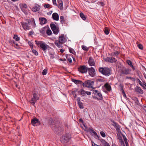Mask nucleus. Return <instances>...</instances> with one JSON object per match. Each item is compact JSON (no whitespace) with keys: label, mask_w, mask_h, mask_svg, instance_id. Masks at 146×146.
Listing matches in <instances>:
<instances>
[{"label":"nucleus","mask_w":146,"mask_h":146,"mask_svg":"<svg viewBox=\"0 0 146 146\" xmlns=\"http://www.w3.org/2000/svg\"><path fill=\"white\" fill-rule=\"evenodd\" d=\"M71 135L68 133L63 135L60 138L61 143L65 146H66L67 143L71 138Z\"/></svg>","instance_id":"f257e3e1"},{"label":"nucleus","mask_w":146,"mask_h":146,"mask_svg":"<svg viewBox=\"0 0 146 146\" xmlns=\"http://www.w3.org/2000/svg\"><path fill=\"white\" fill-rule=\"evenodd\" d=\"M100 72L106 76H109L111 74V70L108 67H100L98 69Z\"/></svg>","instance_id":"f03ea898"},{"label":"nucleus","mask_w":146,"mask_h":146,"mask_svg":"<svg viewBox=\"0 0 146 146\" xmlns=\"http://www.w3.org/2000/svg\"><path fill=\"white\" fill-rule=\"evenodd\" d=\"M51 127L53 129L54 132L58 135H60L63 133V129L59 125H55L54 127L51 126Z\"/></svg>","instance_id":"7ed1b4c3"},{"label":"nucleus","mask_w":146,"mask_h":146,"mask_svg":"<svg viewBox=\"0 0 146 146\" xmlns=\"http://www.w3.org/2000/svg\"><path fill=\"white\" fill-rule=\"evenodd\" d=\"M67 40L66 38H65L64 35L63 34H61L59 36L58 40H56L55 42V44L57 46H60L64 43Z\"/></svg>","instance_id":"20e7f679"},{"label":"nucleus","mask_w":146,"mask_h":146,"mask_svg":"<svg viewBox=\"0 0 146 146\" xmlns=\"http://www.w3.org/2000/svg\"><path fill=\"white\" fill-rule=\"evenodd\" d=\"M94 82L93 81L90 80H87L85 81L84 82L82 83V85L84 87H87L88 88H91L93 89H95V88L93 87L92 86L94 84Z\"/></svg>","instance_id":"39448f33"},{"label":"nucleus","mask_w":146,"mask_h":146,"mask_svg":"<svg viewBox=\"0 0 146 146\" xmlns=\"http://www.w3.org/2000/svg\"><path fill=\"white\" fill-rule=\"evenodd\" d=\"M121 74L127 75L130 74V70L129 68H127L124 67L120 68Z\"/></svg>","instance_id":"423d86ee"},{"label":"nucleus","mask_w":146,"mask_h":146,"mask_svg":"<svg viewBox=\"0 0 146 146\" xmlns=\"http://www.w3.org/2000/svg\"><path fill=\"white\" fill-rule=\"evenodd\" d=\"M27 23L22 22L21 24L23 28L25 30H29L31 29L30 26H29L30 21L29 20H27Z\"/></svg>","instance_id":"0eeeda50"},{"label":"nucleus","mask_w":146,"mask_h":146,"mask_svg":"<svg viewBox=\"0 0 146 146\" xmlns=\"http://www.w3.org/2000/svg\"><path fill=\"white\" fill-rule=\"evenodd\" d=\"M22 11L24 12L25 15H27L28 12L27 11V6L25 4H20L19 5Z\"/></svg>","instance_id":"6e6552de"},{"label":"nucleus","mask_w":146,"mask_h":146,"mask_svg":"<svg viewBox=\"0 0 146 146\" xmlns=\"http://www.w3.org/2000/svg\"><path fill=\"white\" fill-rule=\"evenodd\" d=\"M88 68L85 65L81 66L78 68L79 72L82 73H84L87 72L88 70Z\"/></svg>","instance_id":"1a4fd4ad"},{"label":"nucleus","mask_w":146,"mask_h":146,"mask_svg":"<svg viewBox=\"0 0 146 146\" xmlns=\"http://www.w3.org/2000/svg\"><path fill=\"white\" fill-rule=\"evenodd\" d=\"M33 97L31 100L30 103L33 105H34L37 100L39 99V98L37 96L36 94L34 93L33 94Z\"/></svg>","instance_id":"9d476101"},{"label":"nucleus","mask_w":146,"mask_h":146,"mask_svg":"<svg viewBox=\"0 0 146 146\" xmlns=\"http://www.w3.org/2000/svg\"><path fill=\"white\" fill-rule=\"evenodd\" d=\"M104 60L106 62L110 63L115 62L117 61V59L113 57H107L104 59Z\"/></svg>","instance_id":"9b49d317"},{"label":"nucleus","mask_w":146,"mask_h":146,"mask_svg":"<svg viewBox=\"0 0 146 146\" xmlns=\"http://www.w3.org/2000/svg\"><path fill=\"white\" fill-rule=\"evenodd\" d=\"M113 123L112 124V125L116 129V131L119 133H121V131L120 129V126L117 123L113 121H112Z\"/></svg>","instance_id":"f8f14e48"},{"label":"nucleus","mask_w":146,"mask_h":146,"mask_svg":"<svg viewBox=\"0 0 146 146\" xmlns=\"http://www.w3.org/2000/svg\"><path fill=\"white\" fill-rule=\"evenodd\" d=\"M89 75L92 77H93L95 74V71L93 67H91L88 68Z\"/></svg>","instance_id":"ddd939ff"},{"label":"nucleus","mask_w":146,"mask_h":146,"mask_svg":"<svg viewBox=\"0 0 146 146\" xmlns=\"http://www.w3.org/2000/svg\"><path fill=\"white\" fill-rule=\"evenodd\" d=\"M40 23L41 25L44 24L46 23L47 21L46 19L44 17H41L39 18Z\"/></svg>","instance_id":"4468645a"},{"label":"nucleus","mask_w":146,"mask_h":146,"mask_svg":"<svg viewBox=\"0 0 146 146\" xmlns=\"http://www.w3.org/2000/svg\"><path fill=\"white\" fill-rule=\"evenodd\" d=\"M88 63L89 65L91 66H94L95 65V63L94 60L91 56H90L89 58Z\"/></svg>","instance_id":"2eb2a0df"},{"label":"nucleus","mask_w":146,"mask_h":146,"mask_svg":"<svg viewBox=\"0 0 146 146\" xmlns=\"http://www.w3.org/2000/svg\"><path fill=\"white\" fill-rule=\"evenodd\" d=\"M40 9V6L38 4H36L32 9V10L33 11L36 12L39 11Z\"/></svg>","instance_id":"dca6fc26"},{"label":"nucleus","mask_w":146,"mask_h":146,"mask_svg":"<svg viewBox=\"0 0 146 146\" xmlns=\"http://www.w3.org/2000/svg\"><path fill=\"white\" fill-rule=\"evenodd\" d=\"M52 17L54 20L56 21H58L59 19V16L56 13H54L52 14Z\"/></svg>","instance_id":"f3484780"},{"label":"nucleus","mask_w":146,"mask_h":146,"mask_svg":"<svg viewBox=\"0 0 146 146\" xmlns=\"http://www.w3.org/2000/svg\"><path fill=\"white\" fill-rule=\"evenodd\" d=\"M35 42L37 46H48L47 44H46L44 42L41 41L36 40Z\"/></svg>","instance_id":"a211bd4d"},{"label":"nucleus","mask_w":146,"mask_h":146,"mask_svg":"<svg viewBox=\"0 0 146 146\" xmlns=\"http://www.w3.org/2000/svg\"><path fill=\"white\" fill-rule=\"evenodd\" d=\"M88 131H89V132L90 133L91 135H94L96 137L98 138H99V136L97 135V133L93 130L92 128H89L88 129Z\"/></svg>","instance_id":"6ab92c4d"},{"label":"nucleus","mask_w":146,"mask_h":146,"mask_svg":"<svg viewBox=\"0 0 146 146\" xmlns=\"http://www.w3.org/2000/svg\"><path fill=\"white\" fill-rule=\"evenodd\" d=\"M104 86L106 90L108 91H110L111 90V86L110 85L108 82H107L106 83Z\"/></svg>","instance_id":"aec40b11"},{"label":"nucleus","mask_w":146,"mask_h":146,"mask_svg":"<svg viewBox=\"0 0 146 146\" xmlns=\"http://www.w3.org/2000/svg\"><path fill=\"white\" fill-rule=\"evenodd\" d=\"M40 122L39 120L37 119L36 118H35L32 119L31 121V123L33 124L36 123H38Z\"/></svg>","instance_id":"412c9836"},{"label":"nucleus","mask_w":146,"mask_h":146,"mask_svg":"<svg viewBox=\"0 0 146 146\" xmlns=\"http://www.w3.org/2000/svg\"><path fill=\"white\" fill-rule=\"evenodd\" d=\"M72 80L75 84H82V81L81 80H78L74 79H72Z\"/></svg>","instance_id":"4be33fe9"},{"label":"nucleus","mask_w":146,"mask_h":146,"mask_svg":"<svg viewBox=\"0 0 146 146\" xmlns=\"http://www.w3.org/2000/svg\"><path fill=\"white\" fill-rule=\"evenodd\" d=\"M57 1L58 3L59 4L60 9L61 10H62L63 5V3L62 1V0H57Z\"/></svg>","instance_id":"5701e85b"},{"label":"nucleus","mask_w":146,"mask_h":146,"mask_svg":"<svg viewBox=\"0 0 146 146\" xmlns=\"http://www.w3.org/2000/svg\"><path fill=\"white\" fill-rule=\"evenodd\" d=\"M72 55L70 54H66V56L70 63H71L72 62V60L71 57Z\"/></svg>","instance_id":"b1692460"},{"label":"nucleus","mask_w":146,"mask_h":146,"mask_svg":"<svg viewBox=\"0 0 146 146\" xmlns=\"http://www.w3.org/2000/svg\"><path fill=\"white\" fill-rule=\"evenodd\" d=\"M136 90V91L137 92L141 94H143V91L141 89L140 87L137 86Z\"/></svg>","instance_id":"393cba45"},{"label":"nucleus","mask_w":146,"mask_h":146,"mask_svg":"<svg viewBox=\"0 0 146 146\" xmlns=\"http://www.w3.org/2000/svg\"><path fill=\"white\" fill-rule=\"evenodd\" d=\"M30 21V23H31L32 25L33 26L34 28L36 27V23L34 18H31Z\"/></svg>","instance_id":"a878e982"},{"label":"nucleus","mask_w":146,"mask_h":146,"mask_svg":"<svg viewBox=\"0 0 146 146\" xmlns=\"http://www.w3.org/2000/svg\"><path fill=\"white\" fill-rule=\"evenodd\" d=\"M50 26L52 30H54L55 29H56V28H58L55 24L52 23H50Z\"/></svg>","instance_id":"bb28decb"},{"label":"nucleus","mask_w":146,"mask_h":146,"mask_svg":"<svg viewBox=\"0 0 146 146\" xmlns=\"http://www.w3.org/2000/svg\"><path fill=\"white\" fill-rule=\"evenodd\" d=\"M32 52L36 56H37L38 54V53L37 51L33 48V46H30Z\"/></svg>","instance_id":"cd10ccee"},{"label":"nucleus","mask_w":146,"mask_h":146,"mask_svg":"<svg viewBox=\"0 0 146 146\" xmlns=\"http://www.w3.org/2000/svg\"><path fill=\"white\" fill-rule=\"evenodd\" d=\"M127 63L132 67L133 70H135V68L132 65V62L131 60H127Z\"/></svg>","instance_id":"c85d7f7f"},{"label":"nucleus","mask_w":146,"mask_h":146,"mask_svg":"<svg viewBox=\"0 0 146 146\" xmlns=\"http://www.w3.org/2000/svg\"><path fill=\"white\" fill-rule=\"evenodd\" d=\"M120 133H118L117 134L118 139L119 140V142H121V143L124 144L123 141L122 140V137Z\"/></svg>","instance_id":"c756f323"},{"label":"nucleus","mask_w":146,"mask_h":146,"mask_svg":"<svg viewBox=\"0 0 146 146\" xmlns=\"http://www.w3.org/2000/svg\"><path fill=\"white\" fill-rule=\"evenodd\" d=\"M47 29V27L45 26L41 29L40 30V32L41 33L44 34L45 33V32L46 31Z\"/></svg>","instance_id":"7c9ffc66"},{"label":"nucleus","mask_w":146,"mask_h":146,"mask_svg":"<svg viewBox=\"0 0 146 146\" xmlns=\"http://www.w3.org/2000/svg\"><path fill=\"white\" fill-rule=\"evenodd\" d=\"M120 54V52L119 51H115L113 53H111V55L113 56H117Z\"/></svg>","instance_id":"2f4dec72"},{"label":"nucleus","mask_w":146,"mask_h":146,"mask_svg":"<svg viewBox=\"0 0 146 146\" xmlns=\"http://www.w3.org/2000/svg\"><path fill=\"white\" fill-rule=\"evenodd\" d=\"M48 123L50 125H51V127L52 126L53 127H54V126L52 125H53V123H54V121L53 119L52 118H50L49 120Z\"/></svg>","instance_id":"473e14b6"},{"label":"nucleus","mask_w":146,"mask_h":146,"mask_svg":"<svg viewBox=\"0 0 146 146\" xmlns=\"http://www.w3.org/2000/svg\"><path fill=\"white\" fill-rule=\"evenodd\" d=\"M97 96L98 97V98L96 97V98L98 100H102L103 99V97L102 94L99 92H98V94H97Z\"/></svg>","instance_id":"72a5a7b5"},{"label":"nucleus","mask_w":146,"mask_h":146,"mask_svg":"<svg viewBox=\"0 0 146 146\" xmlns=\"http://www.w3.org/2000/svg\"><path fill=\"white\" fill-rule=\"evenodd\" d=\"M54 34L55 35H57L58 34V32L59 31V28H56V29H55L54 30H52Z\"/></svg>","instance_id":"f704fd0d"},{"label":"nucleus","mask_w":146,"mask_h":146,"mask_svg":"<svg viewBox=\"0 0 146 146\" xmlns=\"http://www.w3.org/2000/svg\"><path fill=\"white\" fill-rule=\"evenodd\" d=\"M46 34L49 36L51 34H52L51 30L49 29H49H48L47 28L46 31Z\"/></svg>","instance_id":"c9c22d12"},{"label":"nucleus","mask_w":146,"mask_h":146,"mask_svg":"<svg viewBox=\"0 0 146 146\" xmlns=\"http://www.w3.org/2000/svg\"><path fill=\"white\" fill-rule=\"evenodd\" d=\"M80 15L81 18L84 20L86 19V17L82 13H81L80 14Z\"/></svg>","instance_id":"e433bc0d"},{"label":"nucleus","mask_w":146,"mask_h":146,"mask_svg":"<svg viewBox=\"0 0 146 146\" xmlns=\"http://www.w3.org/2000/svg\"><path fill=\"white\" fill-rule=\"evenodd\" d=\"M109 31L110 30L107 27H105V29L104 30V32L106 35H108L109 33Z\"/></svg>","instance_id":"4c0bfd02"},{"label":"nucleus","mask_w":146,"mask_h":146,"mask_svg":"<svg viewBox=\"0 0 146 146\" xmlns=\"http://www.w3.org/2000/svg\"><path fill=\"white\" fill-rule=\"evenodd\" d=\"M69 52L70 53L73 54H76V52L73 48L69 47Z\"/></svg>","instance_id":"58836bf2"},{"label":"nucleus","mask_w":146,"mask_h":146,"mask_svg":"<svg viewBox=\"0 0 146 146\" xmlns=\"http://www.w3.org/2000/svg\"><path fill=\"white\" fill-rule=\"evenodd\" d=\"M79 92H80L81 94L83 96L85 95L86 92L83 89H81L80 91H78V93Z\"/></svg>","instance_id":"ea45409f"},{"label":"nucleus","mask_w":146,"mask_h":146,"mask_svg":"<svg viewBox=\"0 0 146 146\" xmlns=\"http://www.w3.org/2000/svg\"><path fill=\"white\" fill-rule=\"evenodd\" d=\"M60 22L62 24H63L65 21L64 17L63 16H61L60 17Z\"/></svg>","instance_id":"a19ab883"},{"label":"nucleus","mask_w":146,"mask_h":146,"mask_svg":"<svg viewBox=\"0 0 146 146\" xmlns=\"http://www.w3.org/2000/svg\"><path fill=\"white\" fill-rule=\"evenodd\" d=\"M78 104L79 106V107L80 109H83L84 108V106L83 105L82 103V102H78Z\"/></svg>","instance_id":"79ce46f5"},{"label":"nucleus","mask_w":146,"mask_h":146,"mask_svg":"<svg viewBox=\"0 0 146 146\" xmlns=\"http://www.w3.org/2000/svg\"><path fill=\"white\" fill-rule=\"evenodd\" d=\"M41 49L44 52H46V50L47 49V46H40Z\"/></svg>","instance_id":"37998d69"},{"label":"nucleus","mask_w":146,"mask_h":146,"mask_svg":"<svg viewBox=\"0 0 146 146\" xmlns=\"http://www.w3.org/2000/svg\"><path fill=\"white\" fill-rule=\"evenodd\" d=\"M82 48L84 50L86 51L89 49V48L87 47L86 46H82Z\"/></svg>","instance_id":"c03bdc74"},{"label":"nucleus","mask_w":146,"mask_h":146,"mask_svg":"<svg viewBox=\"0 0 146 146\" xmlns=\"http://www.w3.org/2000/svg\"><path fill=\"white\" fill-rule=\"evenodd\" d=\"M96 87L99 88L101 86L102 84L100 82H97V80L96 81Z\"/></svg>","instance_id":"a18cd8bd"},{"label":"nucleus","mask_w":146,"mask_h":146,"mask_svg":"<svg viewBox=\"0 0 146 146\" xmlns=\"http://www.w3.org/2000/svg\"><path fill=\"white\" fill-rule=\"evenodd\" d=\"M13 38L14 39H15L16 41H18V37L17 35H14Z\"/></svg>","instance_id":"49530a36"},{"label":"nucleus","mask_w":146,"mask_h":146,"mask_svg":"<svg viewBox=\"0 0 146 146\" xmlns=\"http://www.w3.org/2000/svg\"><path fill=\"white\" fill-rule=\"evenodd\" d=\"M47 71V70L45 69L43 71L42 73V74L43 75H45L46 74Z\"/></svg>","instance_id":"de8ad7c7"},{"label":"nucleus","mask_w":146,"mask_h":146,"mask_svg":"<svg viewBox=\"0 0 146 146\" xmlns=\"http://www.w3.org/2000/svg\"><path fill=\"white\" fill-rule=\"evenodd\" d=\"M100 134L103 137H106V134L103 131H102L100 132Z\"/></svg>","instance_id":"09e8293b"},{"label":"nucleus","mask_w":146,"mask_h":146,"mask_svg":"<svg viewBox=\"0 0 146 146\" xmlns=\"http://www.w3.org/2000/svg\"><path fill=\"white\" fill-rule=\"evenodd\" d=\"M79 122L82 123L83 124V125H84V126L85 127H86V126L85 125H84V121L82 119V118L80 119H79Z\"/></svg>","instance_id":"8fccbe9b"},{"label":"nucleus","mask_w":146,"mask_h":146,"mask_svg":"<svg viewBox=\"0 0 146 146\" xmlns=\"http://www.w3.org/2000/svg\"><path fill=\"white\" fill-rule=\"evenodd\" d=\"M97 82H104V79H102L99 78V79H97Z\"/></svg>","instance_id":"3c124183"},{"label":"nucleus","mask_w":146,"mask_h":146,"mask_svg":"<svg viewBox=\"0 0 146 146\" xmlns=\"http://www.w3.org/2000/svg\"><path fill=\"white\" fill-rule=\"evenodd\" d=\"M93 93L95 94H98V92H99L98 90H93Z\"/></svg>","instance_id":"603ef678"},{"label":"nucleus","mask_w":146,"mask_h":146,"mask_svg":"<svg viewBox=\"0 0 146 146\" xmlns=\"http://www.w3.org/2000/svg\"><path fill=\"white\" fill-rule=\"evenodd\" d=\"M52 1L53 5L56 6H57V4L56 3V0H52Z\"/></svg>","instance_id":"864d4df0"},{"label":"nucleus","mask_w":146,"mask_h":146,"mask_svg":"<svg viewBox=\"0 0 146 146\" xmlns=\"http://www.w3.org/2000/svg\"><path fill=\"white\" fill-rule=\"evenodd\" d=\"M49 55L50 56V58L52 59L54 57V55L52 54H49Z\"/></svg>","instance_id":"5fc2aeb1"},{"label":"nucleus","mask_w":146,"mask_h":146,"mask_svg":"<svg viewBox=\"0 0 146 146\" xmlns=\"http://www.w3.org/2000/svg\"><path fill=\"white\" fill-rule=\"evenodd\" d=\"M50 5L48 4H45L44 5V7L48 8L50 7Z\"/></svg>","instance_id":"6e6d98bb"},{"label":"nucleus","mask_w":146,"mask_h":146,"mask_svg":"<svg viewBox=\"0 0 146 146\" xmlns=\"http://www.w3.org/2000/svg\"><path fill=\"white\" fill-rule=\"evenodd\" d=\"M126 78H127V79H129L132 80H133L134 81H135V79L134 78H132V77H127Z\"/></svg>","instance_id":"4d7b16f0"},{"label":"nucleus","mask_w":146,"mask_h":146,"mask_svg":"<svg viewBox=\"0 0 146 146\" xmlns=\"http://www.w3.org/2000/svg\"><path fill=\"white\" fill-rule=\"evenodd\" d=\"M78 90V89H75L72 92V94H75L74 93L76 92Z\"/></svg>","instance_id":"13d9d810"},{"label":"nucleus","mask_w":146,"mask_h":146,"mask_svg":"<svg viewBox=\"0 0 146 146\" xmlns=\"http://www.w3.org/2000/svg\"><path fill=\"white\" fill-rule=\"evenodd\" d=\"M100 141L101 142V143H103L104 144L106 143V141H105V140L104 139H101L100 140Z\"/></svg>","instance_id":"bf43d9fd"},{"label":"nucleus","mask_w":146,"mask_h":146,"mask_svg":"<svg viewBox=\"0 0 146 146\" xmlns=\"http://www.w3.org/2000/svg\"><path fill=\"white\" fill-rule=\"evenodd\" d=\"M33 32L32 31L29 32V33H28V35L29 36H31L33 35Z\"/></svg>","instance_id":"052dcab7"},{"label":"nucleus","mask_w":146,"mask_h":146,"mask_svg":"<svg viewBox=\"0 0 146 146\" xmlns=\"http://www.w3.org/2000/svg\"><path fill=\"white\" fill-rule=\"evenodd\" d=\"M99 3L100 5L102 6H103L105 5V4L103 2H99Z\"/></svg>","instance_id":"680f3d73"},{"label":"nucleus","mask_w":146,"mask_h":146,"mask_svg":"<svg viewBox=\"0 0 146 146\" xmlns=\"http://www.w3.org/2000/svg\"><path fill=\"white\" fill-rule=\"evenodd\" d=\"M103 146H110V145L108 143L106 142L104 145Z\"/></svg>","instance_id":"e2e57ef3"},{"label":"nucleus","mask_w":146,"mask_h":146,"mask_svg":"<svg viewBox=\"0 0 146 146\" xmlns=\"http://www.w3.org/2000/svg\"><path fill=\"white\" fill-rule=\"evenodd\" d=\"M122 94H123V96L124 97H125V98L126 97V96L125 93L124 91L122 92Z\"/></svg>","instance_id":"0e129e2a"},{"label":"nucleus","mask_w":146,"mask_h":146,"mask_svg":"<svg viewBox=\"0 0 146 146\" xmlns=\"http://www.w3.org/2000/svg\"><path fill=\"white\" fill-rule=\"evenodd\" d=\"M28 44L29 46H33V44L31 41H29L28 42Z\"/></svg>","instance_id":"69168bd1"},{"label":"nucleus","mask_w":146,"mask_h":146,"mask_svg":"<svg viewBox=\"0 0 146 146\" xmlns=\"http://www.w3.org/2000/svg\"><path fill=\"white\" fill-rule=\"evenodd\" d=\"M86 93L88 95H90L91 94V92H86Z\"/></svg>","instance_id":"338daca9"},{"label":"nucleus","mask_w":146,"mask_h":146,"mask_svg":"<svg viewBox=\"0 0 146 146\" xmlns=\"http://www.w3.org/2000/svg\"><path fill=\"white\" fill-rule=\"evenodd\" d=\"M142 107L144 110L146 111V106H143Z\"/></svg>","instance_id":"774afa93"}]
</instances>
